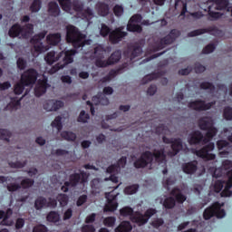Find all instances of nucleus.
Wrapping results in <instances>:
<instances>
[{
  "instance_id": "nucleus-61",
  "label": "nucleus",
  "mask_w": 232,
  "mask_h": 232,
  "mask_svg": "<svg viewBox=\"0 0 232 232\" xmlns=\"http://www.w3.org/2000/svg\"><path fill=\"white\" fill-rule=\"evenodd\" d=\"M9 166H10V168H14L15 169H21L24 168V166H26V161L10 162Z\"/></svg>"
},
{
  "instance_id": "nucleus-45",
  "label": "nucleus",
  "mask_w": 232,
  "mask_h": 232,
  "mask_svg": "<svg viewBox=\"0 0 232 232\" xmlns=\"http://www.w3.org/2000/svg\"><path fill=\"white\" fill-rule=\"evenodd\" d=\"M139 191V184L127 186L124 188L125 195H135Z\"/></svg>"
},
{
  "instance_id": "nucleus-50",
  "label": "nucleus",
  "mask_w": 232,
  "mask_h": 232,
  "mask_svg": "<svg viewBox=\"0 0 232 232\" xmlns=\"http://www.w3.org/2000/svg\"><path fill=\"white\" fill-rule=\"evenodd\" d=\"M120 215L121 217H133V208L130 207H124L120 209Z\"/></svg>"
},
{
  "instance_id": "nucleus-26",
  "label": "nucleus",
  "mask_w": 232,
  "mask_h": 232,
  "mask_svg": "<svg viewBox=\"0 0 232 232\" xmlns=\"http://www.w3.org/2000/svg\"><path fill=\"white\" fill-rule=\"evenodd\" d=\"M170 195L174 197V199L176 202H178V204H184L188 198L184 194H182V190H180L179 188H172Z\"/></svg>"
},
{
  "instance_id": "nucleus-24",
  "label": "nucleus",
  "mask_w": 232,
  "mask_h": 232,
  "mask_svg": "<svg viewBox=\"0 0 232 232\" xmlns=\"http://www.w3.org/2000/svg\"><path fill=\"white\" fill-rule=\"evenodd\" d=\"M228 179L225 184V188L221 191V197H231L232 191V169L227 173Z\"/></svg>"
},
{
  "instance_id": "nucleus-55",
  "label": "nucleus",
  "mask_w": 232,
  "mask_h": 232,
  "mask_svg": "<svg viewBox=\"0 0 232 232\" xmlns=\"http://www.w3.org/2000/svg\"><path fill=\"white\" fill-rule=\"evenodd\" d=\"M113 14L116 17H121L124 14V7L121 5H115L113 7Z\"/></svg>"
},
{
  "instance_id": "nucleus-48",
  "label": "nucleus",
  "mask_w": 232,
  "mask_h": 232,
  "mask_svg": "<svg viewBox=\"0 0 232 232\" xmlns=\"http://www.w3.org/2000/svg\"><path fill=\"white\" fill-rule=\"evenodd\" d=\"M63 117L57 116L54 121H52L51 126L53 128H56L58 131H61L63 130Z\"/></svg>"
},
{
  "instance_id": "nucleus-19",
  "label": "nucleus",
  "mask_w": 232,
  "mask_h": 232,
  "mask_svg": "<svg viewBox=\"0 0 232 232\" xmlns=\"http://www.w3.org/2000/svg\"><path fill=\"white\" fill-rule=\"evenodd\" d=\"M204 139H206V137H204V134H202L200 130H195L188 135V142L190 146L200 144L201 142L204 144Z\"/></svg>"
},
{
  "instance_id": "nucleus-10",
  "label": "nucleus",
  "mask_w": 232,
  "mask_h": 232,
  "mask_svg": "<svg viewBox=\"0 0 232 232\" xmlns=\"http://www.w3.org/2000/svg\"><path fill=\"white\" fill-rule=\"evenodd\" d=\"M122 57V52L121 50H116L113 52L107 60H97L96 66L97 68H108L113 64H117Z\"/></svg>"
},
{
  "instance_id": "nucleus-44",
  "label": "nucleus",
  "mask_w": 232,
  "mask_h": 232,
  "mask_svg": "<svg viewBox=\"0 0 232 232\" xmlns=\"http://www.w3.org/2000/svg\"><path fill=\"white\" fill-rule=\"evenodd\" d=\"M128 32H136L137 34H142V26L129 22L127 24Z\"/></svg>"
},
{
  "instance_id": "nucleus-41",
  "label": "nucleus",
  "mask_w": 232,
  "mask_h": 232,
  "mask_svg": "<svg viewBox=\"0 0 232 232\" xmlns=\"http://www.w3.org/2000/svg\"><path fill=\"white\" fill-rule=\"evenodd\" d=\"M47 222H53V224L61 220V216L56 211H51L46 217Z\"/></svg>"
},
{
  "instance_id": "nucleus-1",
  "label": "nucleus",
  "mask_w": 232,
  "mask_h": 232,
  "mask_svg": "<svg viewBox=\"0 0 232 232\" xmlns=\"http://www.w3.org/2000/svg\"><path fill=\"white\" fill-rule=\"evenodd\" d=\"M66 41L72 44L75 50H79V48H82L86 45L84 34L81 33L79 28L72 24L66 26Z\"/></svg>"
},
{
  "instance_id": "nucleus-7",
  "label": "nucleus",
  "mask_w": 232,
  "mask_h": 232,
  "mask_svg": "<svg viewBox=\"0 0 232 232\" xmlns=\"http://www.w3.org/2000/svg\"><path fill=\"white\" fill-rule=\"evenodd\" d=\"M162 140L164 144H171L172 151L168 152L169 157H175V155H179V153H180V151H182V149L184 148L182 139L180 138L174 139L163 136Z\"/></svg>"
},
{
  "instance_id": "nucleus-14",
  "label": "nucleus",
  "mask_w": 232,
  "mask_h": 232,
  "mask_svg": "<svg viewBox=\"0 0 232 232\" xmlns=\"http://www.w3.org/2000/svg\"><path fill=\"white\" fill-rule=\"evenodd\" d=\"M150 164H152L151 151L150 150L141 153L140 157L133 162L136 169H143V168H148Z\"/></svg>"
},
{
  "instance_id": "nucleus-33",
  "label": "nucleus",
  "mask_w": 232,
  "mask_h": 232,
  "mask_svg": "<svg viewBox=\"0 0 232 232\" xmlns=\"http://www.w3.org/2000/svg\"><path fill=\"white\" fill-rule=\"evenodd\" d=\"M43 208H47V199L44 197L40 196L34 201V208L37 211H41Z\"/></svg>"
},
{
  "instance_id": "nucleus-12",
  "label": "nucleus",
  "mask_w": 232,
  "mask_h": 232,
  "mask_svg": "<svg viewBox=\"0 0 232 232\" xmlns=\"http://www.w3.org/2000/svg\"><path fill=\"white\" fill-rule=\"evenodd\" d=\"M117 195L114 194L113 191L105 193V198L107 202L103 208L104 213H113V211H117L119 208V203L117 202Z\"/></svg>"
},
{
  "instance_id": "nucleus-28",
  "label": "nucleus",
  "mask_w": 232,
  "mask_h": 232,
  "mask_svg": "<svg viewBox=\"0 0 232 232\" xmlns=\"http://www.w3.org/2000/svg\"><path fill=\"white\" fill-rule=\"evenodd\" d=\"M98 14L102 17H106L110 14V5L104 2H100L96 5Z\"/></svg>"
},
{
  "instance_id": "nucleus-25",
  "label": "nucleus",
  "mask_w": 232,
  "mask_h": 232,
  "mask_svg": "<svg viewBox=\"0 0 232 232\" xmlns=\"http://www.w3.org/2000/svg\"><path fill=\"white\" fill-rule=\"evenodd\" d=\"M63 55H64V52L63 51L60 52L58 54L57 53H55V51H51L45 56V61L47 64H53V63H57V61H59V59H61Z\"/></svg>"
},
{
  "instance_id": "nucleus-57",
  "label": "nucleus",
  "mask_w": 232,
  "mask_h": 232,
  "mask_svg": "<svg viewBox=\"0 0 232 232\" xmlns=\"http://www.w3.org/2000/svg\"><path fill=\"white\" fill-rule=\"evenodd\" d=\"M223 188H224V181L222 180L215 181L213 186V190L215 191V193H220V191H222Z\"/></svg>"
},
{
  "instance_id": "nucleus-4",
  "label": "nucleus",
  "mask_w": 232,
  "mask_h": 232,
  "mask_svg": "<svg viewBox=\"0 0 232 232\" xmlns=\"http://www.w3.org/2000/svg\"><path fill=\"white\" fill-rule=\"evenodd\" d=\"M79 182L84 184L88 182V173L84 170H82L80 173H72L69 176V181H65L61 189L63 193H68L70 188H75L78 186Z\"/></svg>"
},
{
  "instance_id": "nucleus-40",
  "label": "nucleus",
  "mask_w": 232,
  "mask_h": 232,
  "mask_svg": "<svg viewBox=\"0 0 232 232\" xmlns=\"http://www.w3.org/2000/svg\"><path fill=\"white\" fill-rule=\"evenodd\" d=\"M58 3L64 12H72V0H58Z\"/></svg>"
},
{
  "instance_id": "nucleus-43",
  "label": "nucleus",
  "mask_w": 232,
  "mask_h": 232,
  "mask_svg": "<svg viewBox=\"0 0 232 232\" xmlns=\"http://www.w3.org/2000/svg\"><path fill=\"white\" fill-rule=\"evenodd\" d=\"M208 15L211 17L212 21H217V19H220L222 17V14L219 12H214L212 11L213 8H215L213 5L208 4Z\"/></svg>"
},
{
  "instance_id": "nucleus-46",
  "label": "nucleus",
  "mask_w": 232,
  "mask_h": 232,
  "mask_svg": "<svg viewBox=\"0 0 232 232\" xmlns=\"http://www.w3.org/2000/svg\"><path fill=\"white\" fill-rule=\"evenodd\" d=\"M10 137H12V132L6 129H0V140H5L10 142Z\"/></svg>"
},
{
  "instance_id": "nucleus-38",
  "label": "nucleus",
  "mask_w": 232,
  "mask_h": 232,
  "mask_svg": "<svg viewBox=\"0 0 232 232\" xmlns=\"http://www.w3.org/2000/svg\"><path fill=\"white\" fill-rule=\"evenodd\" d=\"M175 1H176V3H175L176 8H177V6H179V5H182L180 15L182 17H185L186 14H188V4L186 2L191 1V0H175Z\"/></svg>"
},
{
  "instance_id": "nucleus-39",
  "label": "nucleus",
  "mask_w": 232,
  "mask_h": 232,
  "mask_svg": "<svg viewBox=\"0 0 232 232\" xmlns=\"http://www.w3.org/2000/svg\"><path fill=\"white\" fill-rule=\"evenodd\" d=\"M72 10L74 12H83L84 2L81 0H72Z\"/></svg>"
},
{
  "instance_id": "nucleus-31",
  "label": "nucleus",
  "mask_w": 232,
  "mask_h": 232,
  "mask_svg": "<svg viewBox=\"0 0 232 232\" xmlns=\"http://www.w3.org/2000/svg\"><path fill=\"white\" fill-rule=\"evenodd\" d=\"M133 229L130 221H122L116 228L115 232H130Z\"/></svg>"
},
{
  "instance_id": "nucleus-27",
  "label": "nucleus",
  "mask_w": 232,
  "mask_h": 232,
  "mask_svg": "<svg viewBox=\"0 0 232 232\" xmlns=\"http://www.w3.org/2000/svg\"><path fill=\"white\" fill-rule=\"evenodd\" d=\"M127 53L130 54V61H133L135 57H140L142 55V47L139 44L130 45Z\"/></svg>"
},
{
  "instance_id": "nucleus-62",
  "label": "nucleus",
  "mask_w": 232,
  "mask_h": 232,
  "mask_svg": "<svg viewBox=\"0 0 232 232\" xmlns=\"http://www.w3.org/2000/svg\"><path fill=\"white\" fill-rule=\"evenodd\" d=\"M199 88L201 90H215V85L209 82H203L200 83Z\"/></svg>"
},
{
  "instance_id": "nucleus-52",
  "label": "nucleus",
  "mask_w": 232,
  "mask_h": 232,
  "mask_svg": "<svg viewBox=\"0 0 232 232\" xmlns=\"http://www.w3.org/2000/svg\"><path fill=\"white\" fill-rule=\"evenodd\" d=\"M34 180L32 179H29V178H26L24 179H23L21 181V187L24 188V189H28V188H32V186H34Z\"/></svg>"
},
{
  "instance_id": "nucleus-9",
  "label": "nucleus",
  "mask_w": 232,
  "mask_h": 232,
  "mask_svg": "<svg viewBox=\"0 0 232 232\" xmlns=\"http://www.w3.org/2000/svg\"><path fill=\"white\" fill-rule=\"evenodd\" d=\"M37 77H39L37 70L29 68L21 74L20 81H22V84L25 86H34V84L37 82Z\"/></svg>"
},
{
  "instance_id": "nucleus-6",
  "label": "nucleus",
  "mask_w": 232,
  "mask_h": 232,
  "mask_svg": "<svg viewBox=\"0 0 232 232\" xmlns=\"http://www.w3.org/2000/svg\"><path fill=\"white\" fill-rule=\"evenodd\" d=\"M213 217H217V218H224L226 217V210L221 208L220 203L218 202H215L203 212L204 220H210Z\"/></svg>"
},
{
  "instance_id": "nucleus-47",
  "label": "nucleus",
  "mask_w": 232,
  "mask_h": 232,
  "mask_svg": "<svg viewBox=\"0 0 232 232\" xmlns=\"http://www.w3.org/2000/svg\"><path fill=\"white\" fill-rule=\"evenodd\" d=\"M56 200L59 201L62 208H64V206H68L69 198L66 194H58V196L56 197Z\"/></svg>"
},
{
  "instance_id": "nucleus-60",
  "label": "nucleus",
  "mask_w": 232,
  "mask_h": 232,
  "mask_svg": "<svg viewBox=\"0 0 232 232\" xmlns=\"http://www.w3.org/2000/svg\"><path fill=\"white\" fill-rule=\"evenodd\" d=\"M218 150H221L224 148H229V141L226 140H219L217 141Z\"/></svg>"
},
{
  "instance_id": "nucleus-37",
  "label": "nucleus",
  "mask_w": 232,
  "mask_h": 232,
  "mask_svg": "<svg viewBox=\"0 0 232 232\" xmlns=\"http://www.w3.org/2000/svg\"><path fill=\"white\" fill-rule=\"evenodd\" d=\"M175 206H177V203L173 197H168L163 201V208H165V209H173Z\"/></svg>"
},
{
  "instance_id": "nucleus-5",
  "label": "nucleus",
  "mask_w": 232,
  "mask_h": 232,
  "mask_svg": "<svg viewBox=\"0 0 232 232\" xmlns=\"http://www.w3.org/2000/svg\"><path fill=\"white\" fill-rule=\"evenodd\" d=\"M180 36V31L177 29H172L169 34L164 36L163 38L160 39L158 42L155 43L154 51L159 52V50H163L165 46L169 44H172L175 43L176 39Z\"/></svg>"
},
{
  "instance_id": "nucleus-58",
  "label": "nucleus",
  "mask_w": 232,
  "mask_h": 232,
  "mask_svg": "<svg viewBox=\"0 0 232 232\" xmlns=\"http://www.w3.org/2000/svg\"><path fill=\"white\" fill-rule=\"evenodd\" d=\"M27 64L28 63H27L26 60H24V58H23V57L18 58L16 61V66H17L18 70H25Z\"/></svg>"
},
{
  "instance_id": "nucleus-8",
  "label": "nucleus",
  "mask_w": 232,
  "mask_h": 232,
  "mask_svg": "<svg viewBox=\"0 0 232 232\" xmlns=\"http://www.w3.org/2000/svg\"><path fill=\"white\" fill-rule=\"evenodd\" d=\"M213 150H215V143L209 142L200 150H195L194 153L197 157H199V159H203V160H215L217 159V155L209 153L213 151Z\"/></svg>"
},
{
  "instance_id": "nucleus-59",
  "label": "nucleus",
  "mask_w": 232,
  "mask_h": 232,
  "mask_svg": "<svg viewBox=\"0 0 232 232\" xmlns=\"http://www.w3.org/2000/svg\"><path fill=\"white\" fill-rule=\"evenodd\" d=\"M6 188H7V191H9L10 193H14L21 189V185L19 183H11V184H8Z\"/></svg>"
},
{
  "instance_id": "nucleus-53",
  "label": "nucleus",
  "mask_w": 232,
  "mask_h": 232,
  "mask_svg": "<svg viewBox=\"0 0 232 232\" xmlns=\"http://www.w3.org/2000/svg\"><path fill=\"white\" fill-rule=\"evenodd\" d=\"M115 222H117V218H115V217H107L103 219V224L107 227H113V226H115Z\"/></svg>"
},
{
  "instance_id": "nucleus-51",
  "label": "nucleus",
  "mask_w": 232,
  "mask_h": 232,
  "mask_svg": "<svg viewBox=\"0 0 232 232\" xmlns=\"http://www.w3.org/2000/svg\"><path fill=\"white\" fill-rule=\"evenodd\" d=\"M223 117L225 121H232V107L227 106L223 110Z\"/></svg>"
},
{
  "instance_id": "nucleus-54",
  "label": "nucleus",
  "mask_w": 232,
  "mask_h": 232,
  "mask_svg": "<svg viewBox=\"0 0 232 232\" xmlns=\"http://www.w3.org/2000/svg\"><path fill=\"white\" fill-rule=\"evenodd\" d=\"M89 120H90V114L86 113V111H82L77 119V121L82 122L83 124H85V122H88Z\"/></svg>"
},
{
  "instance_id": "nucleus-23",
  "label": "nucleus",
  "mask_w": 232,
  "mask_h": 232,
  "mask_svg": "<svg viewBox=\"0 0 232 232\" xmlns=\"http://www.w3.org/2000/svg\"><path fill=\"white\" fill-rule=\"evenodd\" d=\"M32 44H34V48L35 52L38 53H43V52H46L48 50V46H44V44L41 42V39L35 34L33 38H31Z\"/></svg>"
},
{
  "instance_id": "nucleus-35",
  "label": "nucleus",
  "mask_w": 232,
  "mask_h": 232,
  "mask_svg": "<svg viewBox=\"0 0 232 232\" xmlns=\"http://www.w3.org/2000/svg\"><path fill=\"white\" fill-rule=\"evenodd\" d=\"M43 8V1L42 0H33L29 10L32 14H37Z\"/></svg>"
},
{
  "instance_id": "nucleus-49",
  "label": "nucleus",
  "mask_w": 232,
  "mask_h": 232,
  "mask_svg": "<svg viewBox=\"0 0 232 232\" xmlns=\"http://www.w3.org/2000/svg\"><path fill=\"white\" fill-rule=\"evenodd\" d=\"M25 86L26 85L23 83L22 80H20V82L14 85V92L15 93V95H21V93L24 92Z\"/></svg>"
},
{
  "instance_id": "nucleus-3",
  "label": "nucleus",
  "mask_w": 232,
  "mask_h": 232,
  "mask_svg": "<svg viewBox=\"0 0 232 232\" xmlns=\"http://www.w3.org/2000/svg\"><path fill=\"white\" fill-rule=\"evenodd\" d=\"M198 124V128L202 130V131H207L205 134L204 144H208V142H209V140L218 133V129L214 126L215 123L213 122V119L209 117L200 118Z\"/></svg>"
},
{
  "instance_id": "nucleus-56",
  "label": "nucleus",
  "mask_w": 232,
  "mask_h": 232,
  "mask_svg": "<svg viewBox=\"0 0 232 232\" xmlns=\"http://www.w3.org/2000/svg\"><path fill=\"white\" fill-rule=\"evenodd\" d=\"M217 50V44H208L205 48L202 50V53H213Z\"/></svg>"
},
{
  "instance_id": "nucleus-2",
  "label": "nucleus",
  "mask_w": 232,
  "mask_h": 232,
  "mask_svg": "<svg viewBox=\"0 0 232 232\" xmlns=\"http://www.w3.org/2000/svg\"><path fill=\"white\" fill-rule=\"evenodd\" d=\"M122 30V27H118L111 31L108 25L102 24L100 30V35H102V37H108L109 35V41L111 43V44H119V43H121V41H122V39L128 35V33L123 32Z\"/></svg>"
},
{
  "instance_id": "nucleus-13",
  "label": "nucleus",
  "mask_w": 232,
  "mask_h": 232,
  "mask_svg": "<svg viewBox=\"0 0 232 232\" xmlns=\"http://www.w3.org/2000/svg\"><path fill=\"white\" fill-rule=\"evenodd\" d=\"M215 104H217V102L206 103V101L204 100H196L194 102H189L188 106L190 110H194L195 111H208V110H211Z\"/></svg>"
},
{
  "instance_id": "nucleus-34",
  "label": "nucleus",
  "mask_w": 232,
  "mask_h": 232,
  "mask_svg": "<svg viewBox=\"0 0 232 232\" xmlns=\"http://www.w3.org/2000/svg\"><path fill=\"white\" fill-rule=\"evenodd\" d=\"M105 52L106 50H104V47H102V45H98L94 48V55L96 57L95 66H97V61H102Z\"/></svg>"
},
{
  "instance_id": "nucleus-20",
  "label": "nucleus",
  "mask_w": 232,
  "mask_h": 232,
  "mask_svg": "<svg viewBox=\"0 0 232 232\" xmlns=\"http://www.w3.org/2000/svg\"><path fill=\"white\" fill-rule=\"evenodd\" d=\"M63 106L64 102L63 101L49 100L44 103V110H46V111H57Z\"/></svg>"
},
{
  "instance_id": "nucleus-36",
  "label": "nucleus",
  "mask_w": 232,
  "mask_h": 232,
  "mask_svg": "<svg viewBox=\"0 0 232 232\" xmlns=\"http://www.w3.org/2000/svg\"><path fill=\"white\" fill-rule=\"evenodd\" d=\"M62 139H64V140H68L69 142H73L77 139V134L72 131L63 130L61 133Z\"/></svg>"
},
{
  "instance_id": "nucleus-63",
  "label": "nucleus",
  "mask_w": 232,
  "mask_h": 232,
  "mask_svg": "<svg viewBox=\"0 0 232 232\" xmlns=\"http://www.w3.org/2000/svg\"><path fill=\"white\" fill-rule=\"evenodd\" d=\"M33 232H48V227L44 225H36L34 227Z\"/></svg>"
},
{
  "instance_id": "nucleus-64",
  "label": "nucleus",
  "mask_w": 232,
  "mask_h": 232,
  "mask_svg": "<svg viewBox=\"0 0 232 232\" xmlns=\"http://www.w3.org/2000/svg\"><path fill=\"white\" fill-rule=\"evenodd\" d=\"M82 232H95L93 225H84L82 227Z\"/></svg>"
},
{
  "instance_id": "nucleus-32",
  "label": "nucleus",
  "mask_w": 232,
  "mask_h": 232,
  "mask_svg": "<svg viewBox=\"0 0 232 232\" xmlns=\"http://www.w3.org/2000/svg\"><path fill=\"white\" fill-rule=\"evenodd\" d=\"M160 77H162V72H151V73L147 74L146 76L143 77L142 83L143 84H148V82H151V81H155L157 79H160Z\"/></svg>"
},
{
  "instance_id": "nucleus-21",
  "label": "nucleus",
  "mask_w": 232,
  "mask_h": 232,
  "mask_svg": "<svg viewBox=\"0 0 232 232\" xmlns=\"http://www.w3.org/2000/svg\"><path fill=\"white\" fill-rule=\"evenodd\" d=\"M151 158L152 162L153 159H155V161L158 162V164H164V166H166V150L164 149L154 150V151L151 152Z\"/></svg>"
},
{
  "instance_id": "nucleus-18",
  "label": "nucleus",
  "mask_w": 232,
  "mask_h": 232,
  "mask_svg": "<svg viewBox=\"0 0 232 232\" xmlns=\"http://www.w3.org/2000/svg\"><path fill=\"white\" fill-rule=\"evenodd\" d=\"M48 88H50V84H48V78L39 80L34 88L35 97H41V95H44V92L46 90H48Z\"/></svg>"
},
{
  "instance_id": "nucleus-15",
  "label": "nucleus",
  "mask_w": 232,
  "mask_h": 232,
  "mask_svg": "<svg viewBox=\"0 0 232 232\" xmlns=\"http://www.w3.org/2000/svg\"><path fill=\"white\" fill-rule=\"evenodd\" d=\"M220 30L215 26H209L208 28L196 29L188 34V37H197V35H202L203 34H210L211 35H215L216 34H220Z\"/></svg>"
},
{
  "instance_id": "nucleus-16",
  "label": "nucleus",
  "mask_w": 232,
  "mask_h": 232,
  "mask_svg": "<svg viewBox=\"0 0 232 232\" xmlns=\"http://www.w3.org/2000/svg\"><path fill=\"white\" fill-rule=\"evenodd\" d=\"M8 35L12 39H15V37H19V35L26 37V30H24V26H22L19 24H14L8 31Z\"/></svg>"
},
{
  "instance_id": "nucleus-11",
  "label": "nucleus",
  "mask_w": 232,
  "mask_h": 232,
  "mask_svg": "<svg viewBox=\"0 0 232 232\" xmlns=\"http://www.w3.org/2000/svg\"><path fill=\"white\" fill-rule=\"evenodd\" d=\"M77 53L76 49H71L63 53V63H56L54 66L51 68V73H56L59 70H63L66 66V64H72L73 63V55Z\"/></svg>"
},
{
  "instance_id": "nucleus-29",
  "label": "nucleus",
  "mask_w": 232,
  "mask_h": 232,
  "mask_svg": "<svg viewBox=\"0 0 232 232\" xmlns=\"http://www.w3.org/2000/svg\"><path fill=\"white\" fill-rule=\"evenodd\" d=\"M46 41L51 46H57L61 43V33L49 34Z\"/></svg>"
},
{
  "instance_id": "nucleus-22",
  "label": "nucleus",
  "mask_w": 232,
  "mask_h": 232,
  "mask_svg": "<svg viewBox=\"0 0 232 232\" xmlns=\"http://www.w3.org/2000/svg\"><path fill=\"white\" fill-rule=\"evenodd\" d=\"M47 12L51 17H59L61 15V7L57 2L52 1L48 3Z\"/></svg>"
},
{
  "instance_id": "nucleus-30",
  "label": "nucleus",
  "mask_w": 232,
  "mask_h": 232,
  "mask_svg": "<svg viewBox=\"0 0 232 232\" xmlns=\"http://www.w3.org/2000/svg\"><path fill=\"white\" fill-rule=\"evenodd\" d=\"M131 221L138 224V226H144V224H148V218H146V216L140 212H137L136 216H132Z\"/></svg>"
},
{
  "instance_id": "nucleus-17",
  "label": "nucleus",
  "mask_w": 232,
  "mask_h": 232,
  "mask_svg": "<svg viewBox=\"0 0 232 232\" xmlns=\"http://www.w3.org/2000/svg\"><path fill=\"white\" fill-rule=\"evenodd\" d=\"M181 169L186 175H195L198 170V161L193 160L183 163L181 165Z\"/></svg>"
},
{
  "instance_id": "nucleus-42",
  "label": "nucleus",
  "mask_w": 232,
  "mask_h": 232,
  "mask_svg": "<svg viewBox=\"0 0 232 232\" xmlns=\"http://www.w3.org/2000/svg\"><path fill=\"white\" fill-rule=\"evenodd\" d=\"M14 214V210L12 208H7L5 211V218L1 221L2 226H12L14 221L10 220V216Z\"/></svg>"
}]
</instances>
